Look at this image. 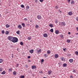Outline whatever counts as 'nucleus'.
<instances>
[{"mask_svg":"<svg viewBox=\"0 0 78 78\" xmlns=\"http://www.w3.org/2000/svg\"><path fill=\"white\" fill-rule=\"evenodd\" d=\"M8 39L10 41H11L12 42H14V43H16V42H18V38L16 37H12L10 36L8 37Z\"/></svg>","mask_w":78,"mask_h":78,"instance_id":"obj_1","label":"nucleus"},{"mask_svg":"<svg viewBox=\"0 0 78 78\" xmlns=\"http://www.w3.org/2000/svg\"><path fill=\"white\" fill-rule=\"evenodd\" d=\"M43 36L44 37H48V35L46 33H45L43 34Z\"/></svg>","mask_w":78,"mask_h":78,"instance_id":"obj_2","label":"nucleus"},{"mask_svg":"<svg viewBox=\"0 0 78 78\" xmlns=\"http://www.w3.org/2000/svg\"><path fill=\"white\" fill-rule=\"evenodd\" d=\"M37 17L38 19H41V16L40 15L37 16Z\"/></svg>","mask_w":78,"mask_h":78,"instance_id":"obj_3","label":"nucleus"},{"mask_svg":"<svg viewBox=\"0 0 78 78\" xmlns=\"http://www.w3.org/2000/svg\"><path fill=\"white\" fill-rule=\"evenodd\" d=\"M36 66H32V69H36Z\"/></svg>","mask_w":78,"mask_h":78,"instance_id":"obj_4","label":"nucleus"},{"mask_svg":"<svg viewBox=\"0 0 78 78\" xmlns=\"http://www.w3.org/2000/svg\"><path fill=\"white\" fill-rule=\"evenodd\" d=\"M71 5H75V2L73 0H71Z\"/></svg>","mask_w":78,"mask_h":78,"instance_id":"obj_5","label":"nucleus"},{"mask_svg":"<svg viewBox=\"0 0 78 78\" xmlns=\"http://www.w3.org/2000/svg\"><path fill=\"white\" fill-rule=\"evenodd\" d=\"M55 58H58L59 57V55L58 54H56L55 55Z\"/></svg>","mask_w":78,"mask_h":78,"instance_id":"obj_6","label":"nucleus"},{"mask_svg":"<svg viewBox=\"0 0 78 78\" xmlns=\"http://www.w3.org/2000/svg\"><path fill=\"white\" fill-rule=\"evenodd\" d=\"M52 73V72H51V71H49L48 73V75H51V73Z\"/></svg>","mask_w":78,"mask_h":78,"instance_id":"obj_7","label":"nucleus"},{"mask_svg":"<svg viewBox=\"0 0 78 78\" xmlns=\"http://www.w3.org/2000/svg\"><path fill=\"white\" fill-rule=\"evenodd\" d=\"M61 25H62V26H65V25H66V24L65 23V22H62Z\"/></svg>","mask_w":78,"mask_h":78,"instance_id":"obj_8","label":"nucleus"},{"mask_svg":"<svg viewBox=\"0 0 78 78\" xmlns=\"http://www.w3.org/2000/svg\"><path fill=\"white\" fill-rule=\"evenodd\" d=\"M18 28H19L20 29H22V26L21 25H19L18 26Z\"/></svg>","mask_w":78,"mask_h":78,"instance_id":"obj_9","label":"nucleus"},{"mask_svg":"<svg viewBox=\"0 0 78 78\" xmlns=\"http://www.w3.org/2000/svg\"><path fill=\"white\" fill-rule=\"evenodd\" d=\"M69 15V16H72V14H73V13H72V12H70L68 13Z\"/></svg>","mask_w":78,"mask_h":78,"instance_id":"obj_10","label":"nucleus"},{"mask_svg":"<svg viewBox=\"0 0 78 78\" xmlns=\"http://www.w3.org/2000/svg\"><path fill=\"white\" fill-rule=\"evenodd\" d=\"M29 8H30V6L28 5H27L26 7V10L27 11V10H28L29 9Z\"/></svg>","mask_w":78,"mask_h":78,"instance_id":"obj_11","label":"nucleus"},{"mask_svg":"<svg viewBox=\"0 0 78 78\" xmlns=\"http://www.w3.org/2000/svg\"><path fill=\"white\" fill-rule=\"evenodd\" d=\"M29 52H30V53H33L34 52V50L33 49H32V50H30L29 51Z\"/></svg>","mask_w":78,"mask_h":78,"instance_id":"obj_12","label":"nucleus"},{"mask_svg":"<svg viewBox=\"0 0 78 78\" xmlns=\"http://www.w3.org/2000/svg\"><path fill=\"white\" fill-rule=\"evenodd\" d=\"M59 33V31L58 30H55V33L57 34H58V33Z\"/></svg>","mask_w":78,"mask_h":78,"instance_id":"obj_13","label":"nucleus"},{"mask_svg":"<svg viewBox=\"0 0 78 78\" xmlns=\"http://www.w3.org/2000/svg\"><path fill=\"white\" fill-rule=\"evenodd\" d=\"M69 61L71 63H72V62H73V59H70Z\"/></svg>","mask_w":78,"mask_h":78,"instance_id":"obj_14","label":"nucleus"},{"mask_svg":"<svg viewBox=\"0 0 78 78\" xmlns=\"http://www.w3.org/2000/svg\"><path fill=\"white\" fill-rule=\"evenodd\" d=\"M21 25L23 27H25V24L24 23H22Z\"/></svg>","mask_w":78,"mask_h":78,"instance_id":"obj_15","label":"nucleus"},{"mask_svg":"<svg viewBox=\"0 0 78 78\" xmlns=\"http://www.w3.org/2000/svg\"><path fill=\"white\" fill-rule=\"evenodd\" d=\"M13 75H16V74H17V73H16V71H14L13 73Z\"/></svg>","mask_w":78,"mask_h":78,"instance_id":"obj_16","label":"nucleus"},{"mask_svg":"<svg viewBox=\"0 0 78 78\" xmlns=\"http://www.w3.org/2000/svg\"><path fill=\"white\" fill-rule=\"evenodd\" d=\"M5 73H6V72H5V71H4L1 73V74H3V75H5Z\"/></svg>","mask_w":78,"mask_h":78,"instance_id":"obj_17","label":"nucleus"},{"mask_svg":"<svg viewBox=\"0 0 78 78\" xmlns=\"http://www.w3.org/2000/svg\"><path fill=\"white\" fill-rule=\"evenodd\" d=\"M67 66V64L66 63H64L63 65V67H66Z\"/></svg>","mask_w":78,"mask_h":78,"instance_id":"obj_18","label":"nucleus"},{"mask_svg":"<svg viewBox=\"0 0 78 78\" xmlns=\"http://www.w3.org/2000/svg\"><path fill=\"white\" fill-rule=\"evenodd\" d=\"M50 53H51L50 51L48 50L47 51V53L48 55L50 54Z\"/></svg>","mask_w":78,"mask_h":78,"instance_id":"obj_19","label":"nucleus"},{"mask_svg":"<svg viewBox=\"0 0 78 78\" xmlns=\"http://www.w3.org/2000/svg\"><path fill=\"white\" fill-rule=\"evenodd\" d=\"M6 28H9V25H8V24H7L6 25Z\"/></svg>","mask_w":78,"mask_h":78,"instance_id":"obj_20","label":"nucleus"},{"mask_svg":"<svg viewBox=\"0 0 78 78\" xmlns=\"http://www.w3.org/2000/svg\"><path fill=\"white\" fill-rule=\"evenodd\" d=\"M49 26L50 27H51V28H52L53 27V25L52 24H50L49 25Z\"/></svg>","mask_w":78,"mask_h":78,"instance_id":"obj_21","label":"nucleus"},{"mask_svg":"<svg viewBox=\"0 0 78 78\" xmlns=\"http://www.w3.org/2000/svg\"><path fill=\"white\" fill-rule=\"evenodd\" d=\"M9 31H6L5 32V34H6L7 35L8 34H9Z\"/></svg>","mask_w":78,"mask_h":78,"instance_id":"obj_22","label":"nucleus"},{"mask_svg":"<svg viewBox=\"0 0 78 78\" xmlns=\"http://www.w3.org/2000/svg\"><path fill=\"white\" fill-rule=\"evenodd\" d=\"M41 50L39 49L38 51V53L39 54L40 53H41Z\"/></svg>","mask_w":78,"mask_h":78,"instance_id":"obj_23","label":"nucleus"},{"mask_svg":"<svg viewBox=\"0 0 78 78\" xmlns=\"http://www.w3.org/2000/svg\"><path fill=\"white\" fill-rule=\"evenodd\" d=\"M25 78V76L24 75L21 76H20V78Z\"/></svg>","mask_w":78,"mask_h":78,"instance_id":"obj_24","label":"nucleus"},{"mask_svg":"<svg viewBox=\"0 0 78 78\" xmlns=\"http://www.w3.org/2000/svg\"><path fill=\"white\" fill-rule=\"evenodd\" d=\"M50 31H51V33H53V29H51L50 30Z\"/></svg>","mask_w":78,"mask_h":78,"instance_id":"obj_25","label":"nucleus"},{"mask_svg":"<svg viewBox=\"0 0 78 78\" xmlns=\"http://www.w3.org/2000/svg\"><path fill=\"white\" fill-rule=\"evenodd\" d=\"M20 45H23V43L22 42H21L20 43Z\"/></svg>","mask_w":78,"mask_h":78,"instance_id":"obj_26","label":"nucleus"},{"mask_svg":"<svg viewBox=\"0 0 78 78\" xmlns=\"http://www.w3.org/2000/svg\"><path fill=\"white\" fill-rule=\"evenodd\" d=\"M35 28H39V26H38V25H36L35 26Z\"/></svg>","mask_w":78,"mask_h":78,"instance_id":"obj_27","label":"nucleus"},{"mask_svg":"<svg viewBox=\"0 0 78 78\" xmlns=\"http://www.w3.org/2000/svg\"><path fill=\"white\" fill-rule=\"evenodd\" d=\"M16 33L17 34H20V31H17L16 32Z\"/></svg>","mask_w":78,"mask_h":78,"instance_id":"obj_28","label":"nucleus"},{"mask_svg":"<svg viewBox=\"0 0 78 78\" xmlns=\"http://www.w3.org/2000/svg\"><path fill=\"white\" fill-rule=\"evenodd\" d=\"M67 42L68 43H69V42H70V40H69V39H68L67 41Z\"/></svg>","mask_w":78,"mask_h":78,"instance_id":"obj_29","label":"nucleus"},{"mask_svg":"<svg viewBox=\"0 0 78 78\" xmlns=\"http://www.w3.org/2000/svg\"><path fill=\"white\" fill-rule=\"evenodd\" d=\"M75 54H76V55H78V52L77 51H76L75 52Z\"/></svg>","mask_w":78,"mask_h":78,"instance_id":"obj_30","label":"nucleus"},{"mask_svg":"<svg viewBox=\"0 0 78 78\" xmlns=\"http://www.w3.org/2000/svg\"><path fill=\"white\" fill-rule=\"evenodd\" d=\"M3 61V60H2V59H0V63H2V62Z\"/></svg>","mask_w":78,"mask_h":78,"instance_id":"obj_31","label":"nucleus"},{"mask_svg":"<svg viewBox=\"0 0 78 78\" xmlns=\"http://www.w3.org/2000/svg\"><path fill=\"white\" fill-rule=\"evenodd\" d=\"M1 71H3V68H0V72Z\"/></svg>","mask_w":78,"mask_h":78,"instance_id":"obj_32","label":"nucleus"},{"mask_svg":"<svg viewBox=\"0 0 78 78\" xmlns=\"http://www.w3.org/2000/svg\"><path fill=\"white\" fill-rule=\"evenodd\" d=\"M21 8H24V5H21Z\"/></svg>","mask_w":78,"mask_h":78,"instance_id":"obj_33","label":"nucleus"},{"mask_svg":"<svg viewBox=\"0 0 78 78\" xmlns=\"http://www.w3.org/2000/svg\"><path fill=\"white\" fill-rule=\"evenodd\" d=\"M44 61V59H42L41 60V62H43Z\"/></svg>","mask_w":78,"mask_h":78,"instance_id":"obj_34","label":"nucleus"},{"mask_svg":"<svg viewBox=\"0 0 78 78\" xmlns=\"http://www.w3.org/2000/svg\"><path fill=\"white\" fill-rule=\"evenodd\" d=\"M39 73H41V74H42V73H43V72H42V71H40Z\"/></svg>","mask_w":78,"mask_h":78,"instance_id":"obj_35","label":"nucleus"},{"mask_svg":"<svg viewBox=\"0 0 78 78\" xmlns=\"http://www.w3.org/2000/svg\"><path fill=\"white\" fill-rule=\"evenodd\" d=\"M63 35L61 34L60 35V37H61V38H62L63 37Z\"/></svg>","mask_w":78,"mask_h":78,"instance_id":"obj_36","label":"nucleus"},{"mask_svg":"<svg viewBox=\"0 0 78 78\" xmlns=\"http://www.w3.org/2000/svg\"><path fill=\"white\" fill-rule=\"evenodd\" d=\"M28 40H31V37H28Z\"/></svg>","mask_w":78,"mask_h":78,"instance_id":"obj_37","label":"nucleus"},{"mask_svg":"<svg viewBox=\"0 0 78 78\" xmlns=\"http://www.w3.org/2000/svg\"><path fill=\"white\" fill-rule=\"evenodd\" d=\"M44 57H45L46 58V57H47V54H45L44 55Z\"/></svg>","mask_w":78,"mask_h":78,"instance_id":"obj_38","label":"nucleus"},{"mask_svg":"<svg viewBox=\"0 0 78 78\" xmlns=\"http://www.w3.org/2000/svg\"><path fill=\"white\" fill-rule=\"evenodd\" d=\"M2 34H4V33H5V31L2 30Z\"/></svg>","mask_w":78,"mask_h":78,"instance_id":"obj_39","label":"nucleus"},{"mask_svg":"<svg viewBox=\"0 0 78 78\" xmlns=\"http://www.w3.org/2000/svg\"><path fill=\"white\" fill-rule=\"evenodd\" d=\"M73 72H74V73H76V71L74 69L73 71Z\"/></svg>","mask_w":78,"mask_h":78,"instance_id":"obj_40","label":"nucleus"},{"mask_svg":"<svg viewBox=\"0 0 78 78\" xmlns=\"http://www.w3.org/2000/svg\"><path fill=\"white\" fill-rule=\"evenodd\" d=\"M9 71H12V69L10 68L9 69Z\"/></svg>","mask_w":78,"mask_h":78,"instance_id":"obj_41","label":"nucleus"},{"mask_svg":"<svg viewBox=\"0 0 78 78\" xmlns=\"http://www.w3.org/2000/svg\"><path fill=\"white\" fill-rule=\"evenodd\" d=\"M24 20H25V21H27V19L26 18H25L24 19Z\"/></svg>","mask_w":78,"mask_h":78,"instance_id":"obj_42","label":"nucleus"},{"mask_svg":"<svg viewBox=\"0 0 78 78\" xmlns=\"http://www.w3.org/2000/svg\"><path fill=\"white\" fill-rule=\"evenodd\" d=\"M40 2H43L44 0H40Z\"/></svg>","mask_w":78,"mask_h":78,"instance_id":"obj_43","label":"nucleus"},{"mask_svg":"<svg viewBox=\"0 0 78 78\" xmlns=\"http://www.w3.org/2000/svg\"><path fill=\"white\" fill-rule=\"evenodd\" d=\"M67 2H68V3H70V0H67Z\"/></svg>","mask_w":78,"mask_h":78,"instance_id":"obj_44","label":"nucleus"},{"mask_svg":"<svg viewBox=\"0 0 78 78\" xmlns=\"http://www.w3.org/2000/svg\"><path fill=\"white\" fill-rule=\"evenodd\" d=\"M30 58H31V57L30 56H28V59H30Z\"/></svg>","mask_w":78,"mask_h":78,"instance_id":"obj_45","label":"nucleus"},{"mask_svg":"<svg viewBox=\"0 0 78 78\" xmlns=\"http://www.w3.org/2000/svg\"><path fill=\"white\" fill-rule=\"evenodd\" d=\"M25 67L26 68H28V66L27 65H26V66H25Z\"/></svg>","mask_w":78,"mask_h":78,"instance_id":"obj_46","label":"nucleus"},{"mask_svg":"<svg viewBox=\"0 0 78 78\" xmlns=\"http://www.w3.org/2000/svg\"><path fill=\"white\" fill-rule=\"evenodd\" d=\"M76 20L78 21V17L76 18Z\"/></svg>","mask_w":78,"mask_h":78,"instance_id":"obj_47","label":"nucleus"},{"mask_svg":"<svg viewBox=\"0 0 78 78\" xmlns=\"http://www.w3.org/2000/svg\"><path fill=\"white\" fill-rule=\"evenodd\" d=\"M66 48H64V49H63V50L64 51H66Z\"/></svg>","mask_w":78,"mask_h":78,"instance_id":"obj_48","label":"nucleus"},{"mask_svg":"<svg viewBox=\"0 0 78 78\" xmlns=\"http://www.w3.org/2000/svg\"><path fill=\"white\" fill-rule=\"evenodd\" d=\"M11 48H14V46H13L12 45L11 46Z\"/></svg>","mask_w":78,"mask_h":78,"instance_id":"obj_49","label":"nucleus"},{"mask_svg":"<svg viewBox=\"0 0 78 78\" xmlns=\"http://www.w3.org/2000/svg\"><path fill=\"white\" fill-rule=\"evenodd\" d=\"M76 29L77 31H78V27H76Z\"/></svg>","mask_w":78,"mask_h":78,"instance_id":"obj_50","label":"nucleus"},{"mask_svg":"<svg viewBox=\"0 0 78 78\" xmlns=\"http://www.w3.org/2000/svg\"><path fill=\"white\" fill-rule=\"evenodd\" d=\"M58 21H55V23H58Z\"/></svg>","mask_w":78,"mask_h":78,"instance_id":"obj_51","label":"nucleus"},{"mask_svg":"<svg viewBox=\"0 0 78 78\" xmlns=\"http://www.w3.org/2000/svg\"><path fill=\"white\" fill-rule=\"evenodd\" d=\"M59 13H61V10H59Z\"/></svg>","mask_w":78,"mask_h":78,"instance_id":"obj_52","label":"nucleus"},{"mask_svg":"<svg viewBox=\"0 0 78 78\" xmlns=\"http://www.w3.org/2000/svg\"><path fill=\"white\" fill-rule=\"evenodd\" d=\"M63 59H64V58H63V57L61 58V60L62 61H63Z\"/></svg>","mask_w":78,"mask_h":78,"instance_id":"obj_53","label":"nucleus"},{"mask_svg":"<svg viewBox=\"0 0 78 78\" xmlns=\"http://www.w3.org/2000/svg\"><path fill=\"white\" fill-rule=\"evenodd\" d=\"M19 66V64H17V66H16V67H18V66Z\"/></svg>","mask_w":78,"mask_h":78,"instance_id":"obj_54","label":"nucleus"},{"mask_svg":"<svg viewBox=\"0 0 78 78\" xmlns=\"http://www.w3.org/2000/svg\"><path fill=\"white\" fill-rule=\"evenodd\" d=\"M71 34V33H70V32H68L69 34Z\"/></svg>","mask_w":78,"mask_h":78,"instance_id":"obj_55","label":"nucleus"},{"mask_svg":"<svg viewBox=\"0 0 78 78\" xmlns=\"http://www.w3.org/2000/svg\"><path fill=\"white\" fill-rule=\"evenodd\" d=\"M38 1L37 0H35V2H37Z\"/></svg>","mask_w":78,"mask_h":78,"instance_id":"obj_56","label":"nucleus"},{"mask_svg":"<svg viewBox=\"0 0 78 78\" xmlns=\"http://www.w3.org/2000/svg\"><path fill=\"white\" fill-rule=\"evenodd\" d=\"M55 8L57 9L58 8V6H56Z\"/></svg>","mask_w":78,"mask_h":78,"instance_id":"obj_57","label":"nucleus"},{"mask_svg":"<svg viewBox=\"0 0 78 78\" xmlns=\"http://www.w3.org/2000/svg\"><path fill=\"white\" fill-rule=\"evenodd\" d=\"M28 62H31V61H30V60H28Z\"/></svg>","mask_w":78,"mask_h":78,"instance_id":"obj_58","label":"nucleus"},{"mask_svg":"<svg viewBox=\"0 0 78 78\" xmlns=\"http://www.w3.org/2000/svg\"><path fill=\"white\" fill-rule=\"evenodd\" d=\"M73 76H70V78H72Z\"/></svg>","mask_w":78,"mask_h":78,"instance_id":"obj_59","label":"nucleus"},{"mask_svg":"<svg viewBox=\"0 0 78 78\" xmlns=\"http://www.w3.org/2000/svg\"><path fill=\"white\" fill-rule=\"evenodd\" d=\"M32 76H34V74H33L32 75Z\"/></svg>","mask_w":78,"mask_h":78,"instance_id":"obj_60","label":"nucleus"},{"mask_svg":"<svg viewBox=\"0 0 78 78\" xmlns=\"http://www.w3.org/2000/svg\"><path fill=\"white\" fill-rule=\"evenodd\" d=\"M12 58H14V56H13V55H12Z\"/></svg>","mask_w":78,"mask_h":78,"instance_id":"obj_61","label":"nucleus"},{"mask_svg":"<svg viewBox=\"0 0 78 78\" xmlns=\"http://www.w3.org/2000/svg\"><path fill=\"white\" fill-rule=\"evenodd\" d=\"M2 4H0V5L1 6H2Z\"/></svg>","mask_w":78,"mask_h":78,"instance_id":"obj_62","label":"nucleus"},{"mask_svg":"<svg viewBox=\"0 0 78 78\" xmlns=\"http://www.w3.org/2000/svg\"><path fill=\"white\" fill-rule=\"evenodd\" d=\"M78 34V32L77 34Z\"/></svg>","mask_w":78,"mask_h":78,"instance_id":"obj_63","label":"nucleus"},{"mask_svg":"<svg viewBox=\"0 0 78 78\" xmlns=\"http://www.w3.org/2000/svg\"><path fill=\"white\" fill-rule=\"evenodd\" d=\"M43 78H46L45 77H44Z\"/></svg>","mask_w":78,"mask_h":78,"instance_id":"obj_64","label":"nucleus"}]
</instances>
